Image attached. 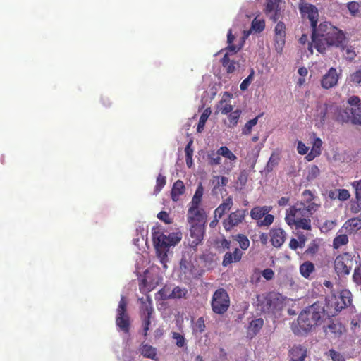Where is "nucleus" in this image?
Segmentation results:
<instances>
[{
	"instance_id": "f257e3e1",
	"label": "nucleus",
	"mask_w": 361,
	"mask_h": 361,
	"mask_svg": "<svg viewBox=\"0 0 361 361\" xmlns=\"http://www.w3.org/2000/svg\"><path fill=\"white\" fill-rule=\"evenodd\" d=\"M344 32L329 21L320 23L312 29L311 42L308 51L313 54V48L320 54H325L331 47H343L345 41Z\"/></svg>"
},
{
	"instance_id": "f03ea898",
	"label": "nucleus",
	"mask_w": 361,
	"mask_h": 361,
	"mask_svg": "<svg viewBox=\"0 0 361 361\" xmlns=\"http://www.w3.org/2000/svg\"><path fill=\"white\" fill-rule=\"evenodd\" d=\"M325 316V303L317 301L300 313L297 321L292 322L291 329L295 335L305 336L319 325Z\"/></svg>"
},
{
	"instance_id": "7ed1b4c3",
	"label": "nucleus",
	"mask_w": 361,
	"mask_h": 361,
	"mask_svg": "<svg viewBox=\"0 0 361 361\" xmlns=\"http://www.w3.org/2000/svg\"><path fill=\"white\" fill-rule=\"evenodd\" d=\"M316 205L305 207L303 203H295L286 212L285 221L291 228L310 231L312 228L311 218L315 212Z\"/></svg>"
},
{
	"instance_id": "20e7f679",
	"label": "nucleus",
	"mask_w": 361,
	"mask_h": 361,
	"mask_svg": "<svg viewBox=\"0 0 361 361\" xmlns=\"http://www.w3.org/2000/svg\"><path fill=\"white\" fill-rule=\"evenodd\" d=\"M257 302L262 312L270 314L274 313L276 310L281 307L283 298L279 293L270 292L265 295H257Z\"/></svg>"
},
{
	"instance_id": "39448f33",
	"label": "nucleus",
	"mask_w": 361,
	"mask_h": 361,
	"mask_svg": "<svg viewBox=\"0 0 361 361\" xmlns=\"http://www.w3.org/2000/svg\"><path fill=\"white\" fill-rule=\"evenodd\" d=\"M211 306L212 311L217 314H224L230 307V298L226 290L218 288L213 294Z\"/></svg>"
},
{
	"instance_id": "423d86ee",
	"label": "nucleus",
	"mask_w": 361,
	"mask_h": 361,
	"mask_svg": "<svg viewBox=\"0 0 361 361\" xmlns=\"http://www.w3.org/2000/svg\"><path fill=\"white\" fill-rule=\"evenodd\" d=\"M152 240L154 246L169 249L171 246H174L180 241L181 234L172 233L166 235L159 230H153Z\"/></svg>"
},
{
	"instance_id": "0eeeda50",
	"label": "nucleus",
	"mask_w": 361,
	"mask_h": 361,
	"mask_svg": "<svg viewBox=\"0 0 361 361\" xmlns=\"http://www.w3.org/2000/svg\"><path fill=\"white\" fill-rule=\"evenodd\" d=\"M127 312V302L124 296L121 297L118 308L116 310V324L120 331L126 334L130 331V317Z\"/></svg>"
},
{
	"instance_id": "6e6552de",
	"label": "nucleus",
	"mask_w": 361,
	"mask_h": 361,
	"mask_svg": "<svg viewBox=\"0 0 361 361\" xmlns=\"http://www.w3.org/2000/svg\"><path fill=\"white\" fill-rule=\"evenodd\" d=\"M272 207L270 206H257L250 210V216L254 220H257L258 226H269L274 222V216L269 214Z\"/></svg>"
},
{
	"instance_id": "1a4fd4ad",
	"label": "nucleus",
	"mask_w": 361,
	"mask_h": 361,
	"mask_svg": "<svg viewBox=\"0 0 361 361\" xmlns=\"http://www.w3.org/2000/svg\"><path fill=\"white\" fill-rule=\"evenodd\" d=\"M353 265V258L350 253L343 252L334 259L335 271L338 276H345L350 273Z\"/></svg>"
},
{
	"instance_id": "9d476101",
	"label": "nucleus",
	"mask_w": 361,
	"mask_h": 361,
	"mask_svg": "<svg viewBox=\"0 0 361 361\" xmlns=\"http://www.w3.org/2000/svg\"><path fill=\"white\" fill-rule=\"evenodd\" d=\"M140 301L141 302L140 317L142 322L144 335L146 336L149 329L152 314L154 312L152 300L149 295H147L145 299L143 298H140Z\"/></svg>"
},
{
	"instance_id": "9b49d317",
	"label": "nucleus",
	"mask_w": 361,
	"mask_h": 361,
	"mask_svg": "<svg viewBox=\"0 0 361 361\" xmlns=\"http://www.w3.org/2000/svg\"><path fill=\"white\" fill-rule=\"evenodd\" d=\"M298 9L302 18H307L310 20L311 28L318 25L319 11L313 4L300 0L298 4Z\"/></svg>"
},
{
	"instance_id": "f8f14e48",
	"label": "nucleus",
	"mask_w": 361,
	"mask_h": 361,
	"mask_svg": "<svg viewBox=\"0 0 361 361\" xmlns=\"http://www.w3.org/2000/svg\"><path fill=\"white\" fill-rule=\"evenodd\" d=\"M246 214L247 210L244 209H238L231 212L222 222L224 229L226 231H230L234 227L240 225L244 221Z\"/></svg>"
},
{
	"instance_id": "ddd939ff",
	"label": "nucleus",
	"mask_w": 361,
	"mask_h": 361,
	"mask_svg": "<svg viewBox=\"0 0 361 361\" xmlns=\"http://www.w3.org/2000/svg\"><path fill=\"white\" fill-rule=\"evenodd\" d=\"M205 233L204 225L197 224L190 226V235L188 238V243L190 247L196 249L197 245L202 243Z\"/></svg>"
},
{
	"instance_id": "4468645a",
	"label": "nucleus",
	"mask_w": 361,
	"mask_h": 361,
	"mask_svg": "<svg viewBox=\"0 0 361 361\" xmlns=\"http://www.w3.org/2000/svg\"><path fill=\"white\" fill-rule=\"evenodd\" d=\"M206 213L203 209L199 207L190 206L188 210V221L190 226L200 224L201 225L205 224L206 222Z\"/></svg>"
},
{
	"instance_id": "2eb2a0df",
	"label": "nucleus",
	"mask_w": 361,
	"mask_h": 361,
	"mask_svg": "<svg viewBox=\"0 0 361 361\" xmlns=\"http://www.w3.org/2000/svg\"><path fill=\"white\" fill-rule=\"evenodd\" d=\"M337 111V105L334 104H324L318 109V117L320 123L324 124L327 120H334Z\"/></svg>"
},
{
	"instance_id": "dca6fc26",
	"label": "nucleus",
	"mask_w": 361,
	"mask_h": 361,
	"mask_svg": "<svg viewBox=\"0 0 361 361\" xmlns=\"http://www.w3.org/2000/svg\"><path fill=\"white\" fill-rule=\"evenodd\" d=\"M354 109L355 107L352 106L341 108L337 106V111L334 120L341 123H351L353 124L354 117L355 116Z\"/></svg>"
},
{
	"instance_id": "f3484780",
	"label": "nucleus",
	"mask_w": 361,
	"mask_h": 361,
	"mask_svg": "<svg viewBox=\"0 0 361 361\" xmlns=\"http://www.w3.org/2000/svg\"><path fill=\"white\" fill-rule=\"evenodd\" d=\"M286 25L284 23L279 21L274 28V42L277 51L281 52L286 42Z\"/></svg>"
},
{
	"instance_id": "a211bd4d",
	"label": "nucleus",
	"mask_w": 361,
	"mask_h": 361,
	"mask_svg": "<svg viewBox=\"0 0 361 361\" xmlns=\"http://www.w3.org/2000/svg\"><path fill=\"white\" fill-rule=\"evenodd\" d=\"M338 81V75L336 69L335 68H331L322 78L321 85L324 89L329 90L336 86Z\"/></svg>"
},
{
	"instance_id": "6ab92c4d",
	"label": "nucleus",
	"mask_w": 361,
	"mask_h": 361,
	"mask_svg": "<svg viewBox=\"0 0 361 361\" xmlns=\"http://www.w3.org/2000/svg\"><path fill=\"white\" fill-rule=\"evenodd\" d=\"M269 235L271 243L275 247H280L284 243L286 238V232L281 228H272L270 230Z\"/></svg>"
},
{
	"instance_id": "aec40b11",
	"label": "nucleus",
	"mask_w": 361,
	"mask_h": 361,
	"mask_svg": "<svg viewBox=\"0 0 361 361\" xmlns=\"http://www.w3.org/2000/svg\"><path fill=\"white\" fill-rule=\"evenodd\" d=\"M280 0H268L264 12L269 18L274 22H276L279 18L280 11L279 4Z\"/></svg>"
},
{
	"instance_id": "412c9836",
	"label": "nucleus",
	"mask_w": 361,
	"mask_h": 361,
	"mask_svg": "<svg viewBox=\"0 0 361 361\" xmlns=\"http://www.w3.org/2000/svg\"><path fill=\"white\" fill-rule=\"evenodd\" d=\"M302 200L300 202H297L296 203H303L305 207L310 206V204L316 205V207L314 208V211L317 212L321 207V204L319 202H317L318 200V197L313 194V192L310 190H305L302 192Z\"/></svg>"
},
{
	"instance_id": "4be33fe9",
	"label": "nucleus",
	"mask_w": 361,
	"mask_h": 361,
	"mask_svg": "<svg viewBox=\"0 0 361 361\" xmlns=\"http://www.w3.org/2000/svg\"><path fill=\"white\" fill-rule=\"evenodd\" d=\"M345 331V326L338 322H332L324 329L326 335H330L334 338H339Z\"/></svg>"
},
{
	"instance_id": "5701e85b",
	"label": "nucleus",
	"mask_w": 361,
	"mask_h": 361,
	"mask_svg": "<svg viewBox=\"0 0 361 361\" xmlns=\"http://www.w3.org/2000/svg\"><path fill=\"white\" fill-rule=\"evenodd\" d=\"M290 361H305L307 357V349L301 345H293L289 354Z\"/></svg>"
},
{
	"instance_id": "b1692460",
	"label": "nucleus",
	"mask_w": 361,
	"mask_h": 361,
	"mask_svg": "<svg viewBox=\"0 0 361 361\" xmlns=\"http://www.w3.org/2000/svg\"><path fill=\"white\" fill-rule=\"evenodd\" d=\"M352 298L351 293L348 290H342L340 293L338 298L335 302V308L337 311H341L342 309L351 305Z\"/></svg>"
},
{
	"instance_id": "393cba45",
	"label": "nucleus",
	"mask_w": 361,
	"mask_h": 361,
	"mask_svg": "<svg viewBox=\"0 0 361 361\" xmlns=\"http://www.w3.org/2000/svg\"><path fill=\"white\" fill-rule=\"evenodd\" d=\"M225 97L231 98L232 94L228 92H224L223 98L216 104V114L221 113V114L226 115L233 111V105L226 102Z\"/></svg>"
},
{
	"instance_id": "a878e982",
	"label": "nucleus",
	"mask_w": 361,
	"mask_h": 361,
	"mask_svg": "<svg viewBox=\"0 0 361 361\" xmlns=\"http://www.w3.org/2000/svg\"><path fill=\"white\" fill-rule=\"evenodd\" d=\"M233 204V198L229 196L223 200V202L214 210V216L221 219L224 214L228 212Z\"/></svg>"
},
{
	"instance_id": "bb28decb",
	"label": "nucleus",
	"mask_w": 361,
	"mask_h": 361,
	"mask_svg": "<svg viewBox=\"0 0 361 361\" xmlns=\"http://www.w3.org/2000/svg\"><path fill=\"white\" fill-rule=\"evenodd\" d=\"M243 256V252L238 248H235L233 252H226L223 259L222 264L224 267H227L233 262H239Z\"/></svg>"
},
{
	"instance_id": "cd10ccee",
	"label": "nucleus",
	"mask_w": 361,
	"mask_h": 361,
	"mask_svg": "<svg viewBox=\"0 0 361 361\" xmlns=\"http://www.w3.org/2000/svg\"><path fill=\"white\" fill-rule=\"evenodd\" d=\"M223 67L226 69L227 73H233L239 66L238 62L231 59L230 54L226 52L221 60Z\"/></svg>"
},
{
	"instance_id": "c85d7f7f",
	"label": "nucleus",
	"mask_w": 361,
	"mask_h": 361,
	"mask_svg": "<svg viewBox=\"0 0 361 361\" xmlns=\"http://www.w3.org/2000/svg\"><path fill=\"white\" fill-rule=\"evenodd\" d=\"M185 187L181 180H176L172 187L171 196L173 201H178L181 195L185 192Z\"/></svg>"
},
{
	"instance_id": "c756f323",
	"label": "nucleus",
	"mask_w": 361,
	"mask_h": 361,
	"mask_svg": "<svg viewBox=\"0 0 361 361\" xmlns=\"http://www.w3.org/2000/svg\"><path fill=\"white\" fill-rule=\"evenodd\" d=\"M299 270L304 278L309 279L311 274L315 271V267L312 262L306 261L300 266Z\"/></svg>"
},
{
	"instance_id": "7c9ffc66",
	"label": "nucleus",
	"mask_w": 361,
	"mask_h": 361,
	"mask_svg": "<svg viewBox=\"0 0 361 361\" xmlns=\"http://www.w3.org/2000/svg\"><path fill=\"white\" fill-rule=\"evenodd\" d=\"M263 325L264 320L262 318L252 320L248 326L249 334L252 336H255L262 328Z\"/></svg>"
},
{
	"instance_id": "2f4dec72",
	"label": "nucleus",
	"mask_w": 361,
	"mask_h": 361,
	"mask_svg": "<svg viewBox=\"0 0 361 361\" xmlns=\"http://www.w3.org/2000/svg\"><path fill=\"white\" fill-rule=\"evenodd\" d=\"M234 39L235 36L232 34V30L230 29L227 35V42L228 43V46L226 49L233 54H236L242 48L243 42L240 45H235L233 44Z\"/></svg>"
},
{
	"instance_id": "473e14b6",
	"label": "nucleus",
	"mask_w": 361,
	"mask_h": 361,
	"mask_svg": "<svg viewBox=\"0 0 361 361\" xmlns=\"http://www.w3.org/2000/svg\"><path fill=\"white\" fill-rule=\"evenodd\" d=\"M203 193L204 188L202 183H200L192 197V201L190 203V206L199 207L202 201Z\"/></svg>"
},
{
	"instance_id": "72a5a7b5",
	"label": "nucleus",
	"mask_w": 361,
	"mask_h": 361,
	"mask_svg": "<svg viewBox=\"0 0 361 361\" xmlns=\"http://www.w3.org/2000/svg\"><path fill=\"white\" fill-rule=\"evenodd\" d=\"M140 353L147 358L155 360L157 357V349L150 345H142L140 348Z\"/></svg>"
},
{
	"instance_id": "f704fd0d",
	"label": "nucleus",
	"mask_w": 361,
	"mask_h": 361,
	"mask_svg": "<svg viewBox=\"0 0 361 361\" xmlns=\"http://www.w3.org/2000/svg\"><path fill=\"white\" fill-rule=\"evenodd\" d=\"M319 249V240L314 239L308 245L307 248L304 252V255H305L307 257H312L318 252Z\"/></svg>"
},
{
	"instance_id": "c9c22d12",
	"label": "nucleus",
	"mask_w": 361,
	"mask_h": 361,
	"mask_svg": "<svg viewBox=\"0 0 361 361\" xmlns=\"http://www.w3.org/2000/svg\"><path fill=\"white\" fill-rule=\"evenodd\" d=\"M344 226L346 229H349L350 232L359 230L361 228V219L351 218L344 224Z\"/></svg>"
},
{
	"instance_id": "e433bc0d",
	"label": "nucleus",
	"mask_w": 361,
	"mask_h": 361,
	"mask_svg": "<svg viewBox=\"0 0 361 361\" xmlns=\"http://www.w3.org/2000/svg\"><path fill=\"white\" fill-rule=\"evenodd\" d=\"M157 252V255L160 260V262L163 264L164 268H166V262H168V252L169 248L161 247L154 246Z\"/></svg>"
},
{
	"instance_id": "4c0bfd02",
	"label": "nucleus",
	"mask_w": 361,
	"mask_h": 361,
	"mask_svg": "<svg viewBox=\"0 0 361 361\" xmlns=\"http://www.w3.org/2000/svg\"><path fill=\"white\" fill-rule=\"evenodd\" d=\"M348 241V237L346 234H338L333 240V247L336 250L339 249L342 246L347 245Z\"/></svg>"
},
{
	"instance_id": "58836bf2",
	"label": "nucleus",
	"mask_w": 361,
	"mask_h": 361,
	"mask_svg": "<svg viewBox=\"0 0 361 361\" xmlns=\"http://www.w3.org/2000/svg\"><path fill=\"white\" fill-rule=\"evenodd\" d=\"M349 84L361 87V69L356 70L347 78Z\"/></svg>"
},
{
	"instance_id": "ea45409f",
	"label": "nucleus",
	"mask_w": 361,
	"mask_h": 361,
	"mask_svg": "<svg viewBox=\"0 0 361 361\" xmlns=\"http://www.w3.org/2000/svg\"><path fill=\"white\" fill-rule=\"evenodd\" d=\"M206 328L205 320L202 317H199L192 324V334L196 335L197 333H202Z\"/></svg>"
},
{
	"instance_id": "a19ab883",
	"label": "nucleus",
	"mask_w": 361,
	"mask_h": 361,
	"mask_svg": "<svg viewBox=\"0 0 361 361\" xmlns=\"http://www.w3.org/2000/svg\"><path fill=\"white\" fill-rule=\"evenodd\" d=\"M188 293V290L185 288L176 286L171 290V299L186 298Z\"/></svg>"
},
{
	"instance_id": "79ce46f5",
	"label": "nucleus",
	"mask_w": 361,
	"mask_h": 361,
	"mask_svg": "<svg viewBox=\"0 0 361 361\" xmlns=\"http://www.w3.org/2000/svg\"><path fill=\"white\" fill-rule=\"evenodd\" d=\"M240 114V110H235L230 113V114L228 116V123L227 126L228 128H233L237 126Z\"/></svg>"
},
{
	"instance_id": "37998d69",
	"label": "nucleus",
	"mask_w": 361,
	"mask_h": 361,
	"mask_svg": "<svg viewBox=\"0 0 361 361\" xmlns=\"http://www.w3.org/2000/svg\"><path fill=\"white\" fill-rule=\"evenodd\" d=\"M211 112L212 111H211L210 108H207L206 109H204L203 113L201 114L198 124H197V132L201 133L204 130L205 123H206L209 116H210Z\"/></svg>"
},
{
	"instance_id": "c03bdc74",
	"label": "nucleus",
	"mask_w": 361,
	"mask_h": 361,
	"mask_svg": "<svg viewBox=\"0 0 361 361\" xmlns=\"http://www.w3.org/2000/svg\"><path fill=\"white\" fill-rule=\"evenodd\" d=\"M228 183V178L225 176H215L212 179V184L214 185L213 190L218 189L219 187L226 186Z\"/></svg>"
},
{
	"instance_id": "a18cd8bd",
	"label": "nucleus",
	"mask_w": 361,
	"mask_h": 361,
	"mask_svg": "<svg viewBox=\"0 0 361 361\" xmlns=\"http://www.w3.org/2000/svg\"><path fill=\"white\" fill-rule=\"evenodd\" d=\"M219 154H221L231 161H235L237 159V157L226 146H222L219 149Z\"/></svg>"
},
{
	"instance_id": "49530a36",
	"label": "nucleus",
	"mask_w": 361,
	"mask_h": 361,
	"mask_svg": "<svg viewBox=\"0 0 361 361\" xmlns=\"http://www.w3.org/2000/svg\"><path fill=\"white\" fill-rule=\"evenodd\" d=\"M171 338L176 341V345L178 348H184L187 345L185 336L178 332H172Z\"/></svg>"
},
{
	"instance_id": "de8ad7c7",
	"label": "nucleus",
	"mask_w": 361,
	"mask_h": 361,
	"mask_svg": "<svg viewBox=\"0 0 361 361\" xmlns=\"http://www.w3.org/2000/svg\"><path fill=\"white\" fill-rule=\"evenodd\" d=\"M221 154H219V149L216 152L214 151L211 152L207 155L209 164L211 166L219 165L221 161Z\"/></svg>"
},
{
	"instance_id": "09e8293b",
	"label": "nucleus",
	"mask_w": 361,
	"mask_h": 361,
	"mask_svg": "<svg viewBox=\"0 0 361 361\" xmlns=\"http://www.w3.org/2000/svg\"><path fill=\"white\" fill-rule=\"evenodd\" d=\"M259 116H257L255 118L250 119L245 123L242 130V133L243 135L250 134L252 128L257 123L258 118H259Z\"/></svg>"
},
{
	"instance_id": "8fccbe9b",
	"label": "nucleus",
	"mask_w": 361,
	"mask_h": 361,
	"mask_svg": "<svg viewBox=\"0 0 361 361\" xmlns=\"http://www.w3.org/2000/svg\"><path fill=\"white\" fill-rule=\"evenodd\" d=\"M166 183V177L161 174H159L156 180V185L154 193L158 194L165 186Z\"/></svg>"
},
{
	"instance_id": "3c124183",
	"label": "nucleus",
	"mask_w": 361,
	"mask_h": 361,
	"mask_svg": "<svg viewBox=\"0 0 361 361\" xmlns=\"http://www.w3.org/2000/svg\"><path fill=\"white\" fill-rule=\"evenodd\" d=\"M171 288L170 286L165 285L158 293L160 299L166 300L171 299Z\"/></svg>"
},
{
	"instance_id": "603ef678",
	"label": "nucleus",
	"mask_w": 361,
	"mask_h": 361,
	"mask_svg": "<svg viewBox=\"0 0 361 361\" xmlns=\"http://www.w3.org/2000/svg\"><path fill=\"white\" fill-rule=\"evenodd\" d=\"M235 239L239 243V245L242 250H245L249 247L250 240L246 235L243 234H238Z\"/></svg>"
},
{
	"instance_id": "864d4df0",
	"label": "nucleus",
	"mask_w": 361,
	"mask_h": 361,
	"mask_svg": "<svg viewBox=\"0 0 361 361\" xmlns=\"http://www.w3.org/2000/svg\"><path fill=\"white\" fill-rule=\"evenodd\" d=\"M254 75L255 71L253 68H251L249 75L245 79L243 80V81L241 82L240 85V88L241 90L245 91L248 88L249 85L253 81Z\"/></svg>"
},
{
	"instance_id": "5fc2aeb1",
	"label": "nucleus",
	"mask_w": 361,
	"mask_h": 361,
	"mask_svg": "<svg viewBox=\"0 0 361 361\" xmlns=\"http://www.w3.org/2000/svg\"><path fill=\"white\" fill-rule=\"evenodd\" d=\"M247 181V173L245 171H243L240 173L238 179L236 180V185L239 187L240 189L243 188Z\"/></svg>"
},
{
	"instance_id": "6e6d98bb",
	"label": "nucleus",
	"mask_w": 361,
	"mask_h": 361,
	"mask_svg": "<svg viewBox=\"0 0 361 361\" xmlns=\"http://www.w3.org/2000/svg\"><path fill=\"white\" fill-rule=\"evenodd\" d=\"M347 8L353 16H356L360 13V4L356 1L348 2Z\"/></svg>"
},
{
	"instance_id": "4d7b16f0",
	"label": "nucleus",
	"mask_w": 361,
	"mask_h": 361,
	"mask_svg": "<svg viewBox=\"0 0 361 361\" xmlns=\"http://www.w3.org/2000/svg\"><path fill=\"white\" fill-rule=\"evenodd\" d=\"M265 27L264 21L257 20L256 18L252 23V28L257 32H262Z\"/></svg>"
},
{
	"instance_id": "13d9d810",
	"label": "nucleus",
	"mask_w": 361,
	"mask_h": 361,
	"mask_svg": "<svg viewBox=\"0 0 361 361\" xmlns=\"http://www.w3.org/2000/svg\"><path fill=\"white\" fill-rule=\"evenodd\" d=\"M354 114H355V116L354 117L353 124L361 126V102L357 106H355Z\"/></svg>"
},
{
	"instance_id": "bf43d9fd",
	"label": "nucleus",
	"mask_w": 361,
	"mask_h": 361,
	"mask_svg": "<svg viewBox=\"0 0 361 361\" xmlns=\"http://www.w3.org/2000/svg\"><path fill=\"white\" fill-rule=\"evenodd\" d=\"M329 355L331 357L332 361H345L344 356L334 349L329 350Z\"/></svg>"
},
{
	"instance_id": "052dcab7",
	"label": "nucleus",
	"mask_w": 361,
	"mask_h": 361,
	"mask_svg": "<svg viewBox=\"0 0 361 361\" xmlns=\"http://www.w3.org/2000/svg\"><path fill=\"white\" fill-rule=\"evenodd\" d=\"M353 279L355 283L361 285V264L355 268Z\"/></svg>"
},
{
	"instance_id": "680f3d73",
	"label": "nucleus",
	"mask_w": 361,
	"mask_h": 361,
	"mask_svg": "<svg viewBox=\"0 0 361 361\" xmlns=\"http://www.w3.org/2000/svg\"><path fill=\"white\" fill-rule=\"evenodd\" d=\"M352 186L355 190V198L357 201L361 200V180L353 182Z\"/></svg>"
},
{
	"instance_id": "e2e57ef3",
	"label": "nucleus",
	"mask_w": 361,
	"mask_h": 361,
	"mask_svg": "<svg viewBox=\"0 0 361 361\" xmlns=\"http://www.w3.org/2000/svg\"><path fill=\"white\" fill-rule=\"evenodd\" d=\"M350 197V192L346 189H338V200L345 201Z\"/></svg>"
},
{
	"instance_id": "0e129e2a",
	"label": "nucleus",
	"mask_w": 361,
	"mask_h": 361,
	"mask_svg": "<svg viewBox=\"0 0 361 361\" xmlns=\"http://www.w3.org/2000/svg\"><path fill=\"white\" fill-rule=\"evenodd\" d=\"M279 160L280 158L279 154L273 153L269 159L267 164L268 167H271L272 169L279 164Z\"/></svg>"
},
{
	"instance_id": "69168bd1",
	"label": "nucleus",
	"mask_w": 361,
	"mask_h": 361,
	"mask_svg": "<svg viewBox=\"0 0 361 361\" xmlns=\"http://www.w3.org/2000/svg\"><path fill=\"white\" fill-rule=\"evenodd\" d=\"M157 217H158L159 219H160L161 221H164L166 224H171L172 222V220L169 217V214L166 212H165V211L160 212L157 214Z\"/></svg>"
},
{
	"instance_id": "338daca9",
	"label": "nucleus",
	"mask_w": 361,
	"mask_h": 361,
	"mask_svg": "<svg viewBox=\"0 0 361 361\" xmlns=\"http://www.w3.org/2000/svg\"><path fill=\"white\" fill-rule=\"evenodd\" d=\"M139 287H140V290L141 292H144L145 290L150 291L153 288V287H152L151 285H149L147 283V281L146 279H142L140 281Z\"/></svg>"
},
{
	"instance_id": "774afa93",
	"label": "nucleus",
	"mask_w": 361,
	"mask_h": 361,
	"mask_svg": "<svg viewBox=\"0 0 361 361\" xmlns=\"http://www.w3.org/2000/svg\"><path fill=\"white\" fill-rule=\"evenodd\" d=\"M298 152L301 155H305L307 153L309 147H307L302 141L298 142L297 146Z\"/></svg>"
}]
</instances>
